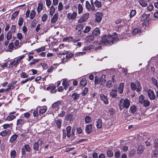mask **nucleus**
<instances>
[{
	"mask_svg": "<svg viewBox=\"0 0 158 158\" xmlns=\"http://www.w3.org/2000/svg\"><path fill=\"white\" fill-rule=\"evenodd\" d=\"M117 34L114 33L113 35H104L102 37L101 44L103 45H111L118 40Z\"/></svg>",
	"mask_w": 158,
	"mask_h": 158,
	"instance_id": "f257e3e1",
	"label": "nucleus"
},
{
	"mask_svg": "<svg viewBox=\"0 0 158 158\" xmlns=\"http://www.w3.org/2000/svg\"><path fill=\"white\" fill-rule=\"evenodd\" d=\"M120 102V103L119 105V108L120 110H122L124 107L128 108L130 106V102L127 99H121Z\"/></svg>",
	"mask_w": 158,
	"mask_h": 158,
	"instance_id": "f03ea898",
	"label": "nucleus"
},
{
	"mask_svg": "<svg viewBox=\"0 0 158 158\" xmlns=\"http://www.w3.org/2000/svg\"><path fill=\"white\" fill-rule=\"evenodd\" d=\"M131 86L132 90H135L137 92L140 91L141 89L140 84L138 81H136L135 83L131 82Z\"/></svg>",
	"mask_w": 158,
	"mask_h": 158,
	"instance_id": "7ed1b4c3",
	"label": "nucleus"
},
{
	"mask_svg": "<svg viewBox=\"0 0 158 158\" xmlns=\"http://www.w3.org/2000/svg\"><path fill=\"white\" fill-rule=\"evenodd\" d=\"M36 12L35 10H32L31 12L28 10H27L26 12L25 15L26 18H29L31 19H33L35 15Z\"/></svg>",
	"mask_w": 158,
	"mask_h": 158,
	"instance_id": "20e7f679",
	"label": "nucleus"
},
{
	"mask_svg": "<svg viewBox=\"0 0 158 158\" xmlns=\"http://www.w3.org/2000/svg\"><path fill=\"white\" fill-rule=\"evenodd\" d=\"M85 7L88 11H95L94 3H93L92 5H91L88 1H86L85 2Z\"/></svg>",
	"mask_w": 158,
	"mask_h": 158,
	"instance_id": "39448f33",
	"label": "nucleus"
},
{
	"mask_svg": "<svg viewBox=\"0 0 158 158\" xmlns=\"http://www.w3.org/2000/svg\"><path fill=\"white\" fill-rule=\"evenodd\" d=\"M77 13L76 12H73L72 13H69L67 15V18L69 20H74L77 16Z\"/></svg>",
	"mask_w": 158,
	"mask_h": 158,
	"instance_id": "423d86ee",
	"label": "nucleus"
},
{
	"mask_svg": "<svg viewBox=\"0 0 158 158\" xmlns=\"http://www.w3.org/2000/svg\"><path fill=\"white\" fill-rule=\"evenodd\" d=\"M148 96L151 100H154L155 98V96L153 91L151 89H148L147 91Z\"/></svg>",
	"mask_w": 158,
	"mask_h": 158,
	"instance_id": "0eeeda50",
	"label": "nucleus"
},
{
	"mask_svg": "<svg viewBox=\"0 0 158 158\" xmlns=\"http://www.w3.org/2000/svg\"><path fill=\"white\" fill-rule=\"evenodd\" d=\"M30 151V148L29 145H26L22 148L21 152L23 155L26 153V152H29Z\"/></svg>",
	"mask_w": 158,
	"mask_h": 158,
	"instance_id": "6e6552de",
	"label": "nucleus"
},
{
	"mask_svg": "<svg viewBox=\"0 0 158 158\" xmlns=\"http://www.w3.org/2000/svg\"><path fill=\"white\" fill-rule=\"evenodd\" d=\"M96 16L95 21L98 23L100 22L102 20V13L100 12H97L96 13Z\"/></svg>",
	"mask_w": 158,
	"mask_h": 158,
	"instance_id": "1a4fd4ad",
	"label": "nucleus"
},
{
	"mask_svg": "<svg viewBox=\"0 0 158 158\" xmlns=\"http://www.w3.org/2000/svg\"><path fill=\"white\" fill-rule=\"evenodd\" d=\"M93 125L91 124H89L86 125L85 127V131L87 134H89L92 131Z\"/></svg>",
	"mask_w": 158,
	"mask_h": 158,
	"instance_id": "9d476101",
	"label": "nucleus"
},
{
	"mask_svg": "<svg viewBox=\"0 0 158 158\" xmlns=\"http://www.w3.org/2000/svg\"><path fill=\"white\" fill-rule=\"evenodd\" d=\"M11 133L10 130L9 129H6L1 131L0 133V135L2 137L9 135Z\"/></svg>",
	"mask_w": 158,
	"mask_h": 158,
	"instance_id": "9b49d317",
	"label": "nucleus"
},
{
	"mask_svg": "<svg viewBox=\"0 0 158 158\" xmlns=\"http://www.w3.org/2000/svg\"><path fill=\"white\" fill-rule=\"evenodd\" d=\"M114 76V75H112L111 77L110 78V79H109V81L106 83V85L109 88L111 87L113 85L112 81H113Z\"/></svg>",
	"mask_w": 158,
	"mask_h": 158,
	"instance_id": "f8f14e48",
	"label": "nucleus"
},
{
	"mask_svg": "<svg viewBox=\"0 0 158 158\" xmlns=\"http://www.w3.org/2000/svg\"><path fill=\"white\" fill-rule=\"evenodd\" d=\"M43 142L42 141L38 140L37 142L35 143L33 145V148L35 151H37L39 148V144H40L42 145L43 143Z\"/></svg>",
	"mask_w": 158,
	"mask_h": 158,
	"instance_id": "ddd939ff",
	"label": "nucleus"
},
{
	"mask_svg": "<svg viewBox=\"0 0 158 158\" xmlns=\"http://www.w3.org/2000/svg\"><path fill=\"white\" fill-rule=\"evenodd\" d=\"M26 122L24 119L20 118L18 119L17 121L16 124L19 127H21Z\"/></svg>",
	"mask_w": 158,
	"mask_h": 158,
	"instance_id": "4468645a",
	"label": "nucleus"
},
{
	"mask_svg": "<svg viewBox=\"0 0 158 158\" xmlns=\"http://www.w3.org/2000/svg\"><path fill=\"white\" fill-rule=\"evenodd\" d=\"M100 33V31L98 27H96L93 31L92 32V35L94 36H97L99 35Z\"/></svg>",
	"mask_w": 158,
	"mask_h": 158,
	"instance_id": "2eb2a0df",
	"label": "nucleus"
},
{
	"mask_svg": "<svg viewBox=\"0 0 158 158\" xmlns=\"http://www.w3.org/2000/svg\"><path fill=\"white\" fill-rule=\"evenodd\" d=\"M100 99L102 100L103 101L105 104L108 103V99L106 96H105L103 94H101L100 95Z\"/></svg>",
	"mask_w": 158,
	"mask_h": 158,
	"instance_id": "dca6fc26",
	"label": "nucleus"
},
{
	"mask_svg": "<svg viewBox=\"0 0 158 158\" xmlns=\"http://www.w3.org/2000/svg\"><path fill=\"white\" fill-rule=\"evenodd\" d=\"M62 102L61 101H58L54 103L52 107L53 109L55 108L56 110V108L57 110H58V106H60Z\"/></svg>",
	"mask_w": 158,
	"mask_h": 158,
	"instance_id": "f3484780",
	"label": "nucleus"
},
{
	"mask_svg": "<svg viewBox=\"0 0 158 158\" xmlns=\"http://www.w3.org/2000/svg\"><path fill=\"white\" fill-rule=\"evenodd\" d=\"M96 126L98 129L102 128V122L101 119H98L96 121Z\"/></svg>",
	"mask_w": 158,
	"mask_h": 158,
	"instance_id": "a211bd4d",
	"label": "nucleus"
},
{
	"mask_svg": "<svg viewBox=\"0 0 158 158\" xmlns=\"http://www.w3.org/2000/svg\"><path fill=\"white\" fill-rule=\"evenodd\" d=\"M99 79L100 81V85H104L105 82H106V80H105V75L104 74H102L100 77Z\"/></svg>",
	"mask_w": 158,
	"mask_h": 158,
	"instance_id": "6ab92c4d",
	"label": "nucleus"
},
{
	"mask_svg": "<svg viewBox=\"0 0 158 158\" xmlns=\"http://www.w3.org/2000/svg\"><path fill=\"white\" fill-rule=\"evenodd\" d=\"M58 15L57 13L55 14L53 16V17L51 19V22L54 23H56L58 20Z\"/></svg>",
	"mask_w": 158,
	"mask_h": 158,
	"instance_id": "aec40b11",
	"label": "nucleus"
},
{
	"mask_svg": "<svg viewBox=\"0 0 158 158\" xmlns=\"http://www.w3.org/2000/svg\"><path fill=\"white\" fill-rule=\"evenodd\" d=\"M94 36L93 35H89L87 36L85 38V40L88 42L93 41L94 39Z\"/></svg>",
	"mask_w": 158,
	"mask_h": 158,
	"instance_id": "412c9836",
	"label": "nucleus"
},
{
	"mask_svg": "<svg viewBox=\"0 0 158 158\" xmlns=\"http://www.w3.org/2000/svg\"><path fill=\"white\" fill-rule=\"evenodd\" d=\"M65 118L66 120L71 121L73 119V115L71 114H68L65 115Z\"/></svg>",
	"mask_w": 158,
	"mask_h": 158,
	"instance_id": "4be33fe9",
	"label": "nucleus"
},
{
	"mask_svg": "<svg viewBox=\"0 0 158 158\" xmlns=\"http://www.w3.org/2000/svg\"><path fill=\"white\" fill-rule=\"evenodd\" d=\"M117 94V90L115 89H113L110 93V95L113 98L116 97Z\"/></svg>",
	"mask_w": 158,
	"mask_h": 158,
	"instance_id": "5701e85b",
	"label": "nucleus"
},
{
	"mask_svg": "<svg viewBox=\"0 0 158 158\" xmlns=\"http://www.w3.org/2000/svg\"><path fill=\"white\" fill-rule=\"evenodd\" d=\"M19 64L18 63L16 60H15L10 62L9 66V67L10 68H12L13 66L16 67Z\"/></svg>",
	"mask_w": 158,
	"mask_h": 158,
	"instance_id": "b1692460",
	"label": "nucleus"
},
{
	"mask_svg": "<svg viewBox=\"0 0 158 158\" xmlns=\"http://www.w3.org/2000/svg\"><path fill=\"white\" fill-rule=\"evenodd\" d=\"M138 2L139 4L142 7H145L148 5L146 1L145 0H139Z\"/></svg>",
	"mask_w": 158,
	"mask_h": 158,
	"instance_id": "393cba45",
	"label": "nucleus"
},
{
	"mask_svg": "<svg viewBox=\"0 0 158 158\" xmlns=\"http://www.w3.org/2000/svg\"><path fill=\"white\" fill-rule=\"evenodd\" d=\"M43 4L41 3H38L37 8V11L39 14L40 12L41 11L43 8Z\"/></svg>",
	"mask_w": 158,
	"mask_h": 158,
	"instance_id": "a878e982",
	"label": "nucleus"
},
{
	"mask_svg": "<svg viewBox=\"0 0 158 158\" xmlns=\"http://www.w3.org/2000/svg\"><path fill=\"white\" fill-rule=\"evenodd\" d=\"M124 88V84L121 83L120 84L118 88V92L120 94H122L123 92Z\"/></svg>",
	"mask_w": 158,
	"mask_h": 158,
	"instance_id": "bb28decb",
	"label": "nucleus"
},
{
	"mask_svg": "<svg viewBox=\"0 0 158 158\" xmlns=\"http://www.w3.org/2000/svg\"><path fill=\"white\" fill-rule=\"evenodd\" d=\"M144 147L141 145H140L137 149V153L139 154H141L142 153L144 150Z\"/></svg>",
	"mask_w": 158,
	"mask_h": 158,
	"instance_id": "cd10ccee",
	"label": "nucleus"
},
{
	"mask_svg": "<svg viewBox=\"0 0 158 158\" xmlns=\"http://www.w3.org/2000/svg\"><path fill=\"white\" fill-rule=\"evenodd\" d=\"M80 95V94H77V93H74L72 94V97L74 100H76L79 98Z\"/></svg>",
	"mask_w": 158,
	"mask_h": 158,
	"instance_id": "c85d7f7f",
	"label": "nucleus"
},
{
	"mask_svg": "<svg viewBox=\"0 0 158 158\" xmlns=\"http://www.w3.org/2000/svg\"><path fill=\"white\" fill-rule=\"evenodd\" d=\"M8 88L5 89V92H7L10 91L11 89H13L15 88V85H13L11 83L7 85Z\"/></svg>",
	"mask_w": 158,
	"mask_h": 158,
	"instance_id": "c756f323",
	"label": "nucleus"
},
{
	"mask_svg": "<svg viewBox=\"0 0 158 158\" xmlns=\"http://www.w3.org/2000/svg\"><path fill=\"white\" fill-rule=\"evenodd\" d=\"M137 107L135 105H133L131 106L129 110V112L134 113L136 111Z\"/></svg>",
	"mask_w": 158,
	"mask_h": 158,
	"instance_id": "7c9ffc66",
	"label": "nucleus"
},
{
	"mask_svg": "<svg viewBox=\"0 0 158 158\" xmlns=\"http://www.w3.org/2000/svg\"><path fill=\"white\" fill-rule=\"evenodd\" d=\"M71 129V128L70 126H67L66 128L67 136L69 138L71 135L70 133Z\"/></svg>",
	"mask_w": 158,
	"mask_h": 158,
	"instance_id": "2f4dec72",
	"label": "nucleus"
},
{
	"mask_svg": "<svg viewBox=\"0 0 158 158\" xmlns=\"http://www.w3.org/2000/svg\"><path fill=\"white\" fill-rule=\"evenodd\" d=\"M18 137V135L16 134H14L12 136L10 139V142L11 143H12L14 142L16 140L17 137Z\"/></svg>",
	"mask_w": 158,
	"mask_h": 158,
	"instance_id": "473e14b6",
	"label": "nucleus"
},
{
	"mask_svg": "<svg viewBox=\"0 0 158 158\" xmlns=\"http://www.w3.org/2000/svg\"><path fill=\"white\" fill-rule=\"evenodd\" d=\"M141 30L139 28H135L133 31V33L134 35H140L141 33Z\"/></svg>",
	"mask_w": 158,
	"mask_h": 158,
	"instance_id": "72a5a7b5",
	"label": "nucleus"
},
{
	"mask_svg": "<svg viewBox=\"0 0 158 158\" xmlns=\"http://www.w3.org/2000/svg\"><path fill=\"white\" fill-rule=\"evenodd\" d=\"M80 84L81 85L85 86L87 84V81L85 78H82L80 81Z\"/></svg>",
	"mask_w": 158,
	"mask_h": 158,
	"instance_id": "f704fd0d",
	"label": "nucleus"
},
{
	"mask_svg": "<svg viewBox=\"0 0 158 158\" xmlns=\"http://www.w3.org/2000/svg\"><path fill=\"white\" fill-rule=\"evenodd\" d=\"M55 9L53 5H52L50 9V15L51 16H52L55 12Z\"/></svg>",
	"mask_w": 158,
	"mask_h": 158,
	"instance_id": "c9c22d12",
	"label": "nucleus"
},
{
	"mask_svg": "<svg viewBox=\"0 0 158 158\" xmlns=\"http://www.w3.org/2000/svg\"><path fill=\"white\" fill-rule=\"evenodd\" d=\"M78 13L79 14H81L83 10V7L81 4H79L78 5Z\"/></svg>",
	"mask_w": 158,
	"mask_h": 158,
	"instance_id": "e433bc0d",
	"label": "nucleus"
},
{
	"mask_svg": "<svg viewBox=\"0 0 158 158\" xmlns=\"http://www.w3.org/2000/svg\"><path fill=\"white\" fill-rule=\"evenodd\" d=\"M94 4L96 7L98 8L101 7L102 6L101 2L97 0L95 1L94 2Z\"/></svg>",
	"mask_w": 158,
	"mask_h": 158,
	"instance_id": "4c0bfd02",
	"label": "nucleus"
},
{
	"mask_svg": "<svg viewBox=\"0 0 158 158\" xmlns=\"http://www.w3.org/2000/svg\"><path fill=\"white\" fill-rule=\"evenodd\" d=\"M16 118V116L14 115H10L8 116L6 118V120L8 121H12Z\"/></svg>",
	"mask_w": 158,
	"mask_h": 158,
	"instance_id": "58836bf2",
	"label": "nucleus"
},
{
	"mask_svg": "<svg viewBox=\"0 0 158 158\" xmlns=\"http://www.w3.org/2000/svg\"><path fill=\"white\" fill-rule=\"evenodd\" d=\"M48 15L46 14H43L41 17L42 21L43 22H44L47 20L48 18Z\"/></svg>",
	"mask_w": 158,
	"mask_h": 158,
	"instance_id": "ea45409f",
	"label": "nucleus"
},
{
	"mask_svg": "<svg viewBox=\"0 0 158 158\" xmlns=\"http://www.w3.org/2000/svg\"><path fill=\"white\" fill-rule=\"evenodd\" d=\"M11 158H15L16 156V152L15 150H13L10 152Z\"/></svg>",
	"mask_w": 158,
	"mask_h": 158,
	"instance_id": "a19ab883",
	"label": "nucleus"
},
{
	"mask_svg": "<svg viewBox=\"0 0 158 158\" xmlns=\"http://www.w3.org/2000/svg\"><path fill=\"white\" fill-rule=\"evenodd\" d=\"M45 46H43L40 48H39L35 50V51H36L38 53H39L45 50Z\"/></svg>",
	"mask_w": 158,
	"mask_h": 158,
	"instance_id": "79ce46f5",
	"label": "nucleus"
},
{
	"mask_svg": "<svg viewBox=\"0 0 158 158\" xmlns=\"http://www.w3.org/2000/svg\"><path fill=\"white\" fill-rule=\"evenodd\" d=\"M12 32L10 31H9L6 35V38L7 40H10L12 37Z\"/></svg>",
	"mask_w": 158,
	"mask_h": 158,
	"instance_id": "37998d69",
	"label": "nucleus"
},
{
	"mask_svg": "<svg viewBox=\"0 0 158 158\" xmlns=\"http://www.w3.org/2000/svg\"><path fill=\"white\" fill-rule=\"evenodd\" d=\"M40 60V59H33L32 61L29 64V65H34L35 64L37 63Z\"/></svg>",
	"mask_w": 158,
	"mask_h": 158,
	"instance_id": "c03bdc74",
	"label": "nucleus"
},
{
	"mask_svg": "<svg viewBox=\"0 0 158 158\" xmlns=\"http://www.w3.org/2000/svg\"><path fill=\"white\" fill-rule=\"evenodd\" d=\"M149 16V14H143L142 16L141 17V20L142 21H143L148 18Z\"/></svg>",
	"mask_w": 158,
	"mask_h": 158,
	"instance_id": "a18cd8bd",
	"label": "nucleus"
},
{
	"mask_svg": "<svg viewBox=\"0 0 158 158\" xmlns=\"http://www.w3.org/2000/svg\"><path fill=\"white\" fill-rule=\"evenodd\" d=\"M83 24H78L76 26L75 29L76 30L79 31L83 28Z\"/></svg>",
	"mask_w": 158,
	"mask_h": 158,
	"instance_id": "49530a36",
	"label": "nucleus"
},
{
	"mask_svg": "<svg viewBox=\"0 0 158 158\" xmlns=\"http://www.w3.org/2000/svg\"><path fill=\"white\" fill-rule=\"evenodd\" d=\"M56 87L55 86H49L47 87V89L48 90H49L51 93H53L54 90L55 89Z\"/></svg>",
	"mask_w": 158,
	"mask_h": 158,
	"instance_id": "de8ad7c7",
	"label": "nucleus"
},
{
	"mask_svg": "<svg viewBox=\"0 0 158 158\" xmlns=\"http://www.w3.org/2000/svg\"><path fill=\"white\" fill-rule=\"evenodd\" d=\"M62 123V120L61 119L58 120L56 121V126L58 128H60L61 127Z\"/></svg>",
	"mask_w": 158,
	"mask_h": 158,
	"instance_id": "09e8293b",
	"label": "nucleus"
},
{
	"mask_svg": "<svg viewBox=\"0 0 158 158\" xmlns=\"http://www.w3.org/2000/svg\"><path fill=\"white\" fill-rule=\"evenodd\" d=\"M47 110V108L46 107L41 108L39 110V113L40 114H43L45 113Z\"/></svg>",
	"mask_w": 158,
	"mask_h": 158,
	"instance_id": "8fccbe9b",
	"label": "nucleus"
},
{
	"mask_svg": "<svg viewBox=\"0 0 158 158\" xmlns=\"http://www.w3.org/2000/svg\"><path fill=\"white\" fill-rule=\"evenodd\" d=\"M144 96L143 95H141L139 96V101L140 103L142 104L143 102L145 100H144Z\"/></svg>",
	"mask_w": 158,
	"mask_h": 158,
	"instance_id": "3c124183",
	"label": "nucleus"
},
{
	"mask_svg": "<svg viewBox=\"0 0 158 158\" xmlns=\"http://www.w3.org/2000/svg\"><path fill=\"white\" fill-rule=\"evenodd\" d=\"M152 81L154 84L156 85L157 89H158V83L157 80L154 77H152Z\"/></svg>",
	"mask_w": 158,
	"mask_h": 158,
	"instance_id": "603ef678",
	"label": "nucleus"
},
{
	"mask_svg": "<svg viewBox=\"0 0 158 158\" xmlns=\"http://www.w3.org/2000/svg\"><path fill=\"white\" fill-rule=\"evenodd\" d=\"M94 46L93 45H89L88 46L85 47L83 49V50L87 51L90 50L93 48Z\"/></svg>",
	"mask_w": 158,
	"mask_h": 158,
	"instance_id": "864d4df0",
	"label": "nucleus"
},
{
	"mask_svg": "<svg viewBox=\"0 0 158 158\" xmlns=\"http://www.w3.org/2000/svg\"><path fill=\"white\" fill-rule=\"evenodd\" d=\"M92 120L90 117L86 116L85 118V122L86 123H89L91 122Z\"/></svg>",
	"mask_w": 158,
	"mask_h": 158,
	"instance_id": "5fc2aeb1",
	"label": "nucleus"
},
{
	"mask_svg": "<svg viewBox=\"0 0 158 158\" xmlns=\"http://www.w3.org/2000/svg\"><path fill=\"white\" fill-rule=\"evenodd\" d=\"M63 6L62 3L61 2H60L59 3L58 6V10L60 12L61 10H63Z\"/></svg>",
	"mask_w": 158,
	"mask_h": 158,
	"instance_id": "6e6d98bb",
	"label": "nucleus"
},
{
	"mask_svg": "<svg viewBox=\"0 0 158 158\" xmlns=\"http://www.w3.org/2000/svg\"><path fill=\"white\" fill-rule=\"evenodd\" d=\"M136 14V11L135 10H132L130 13V18L133 17Z\"/></svg>",
	"mask_w": 158,
	"mask_h": 158,
	"instance_id": "4d7b16f0",
	"label": "nucleus"
},
{
	"mask_svg": "<svg viewBox=\"0 0 158 158\" xmlns=\"http://www.w3.org/2000/svg\"><path fill=\"white\" fill-rule=\"evenodd\" d=\"M89 15V13L87 12L83 15L82 17H83L85 20H86L88 18Z\"/></svg>",
	"mask_w": 158,
	"mask_h": 158,
	"instance_id": "13d9d810",
	"label": "nucleus"
},
{
	"mask_svg": "<svg viewBox=\"0 0 158 158\" xmlns=\"http://www.w3.org/2000/svg\"><path fill=\"white\" fill-rule=\"evenodd\" d=\"M14 48L13 46V44L12 43H10L8 45V48L9 49V51L11 52L13 50V48Z\"/></svg>",
	"mask_w": 158,
	"mask_h": 158,
	"instance_id": "bf43d9fd",
	"label": "nucleus"
},
{
	"mask_svg": "<svg viewBox=\"0 0 158 158\" xmlns=\"http://www.w3.org/2000/svg\"><path fill=\"white\" fill-rule=\"evenodd\" d=\"M91 29L90 27L87 26L85 27V29L83 31V32L85 33H87L89 32Z\"/></svg>",
	"mask_w": 158,
	"mask_h": 158,
	"instance_id": "052dcab7",
	"label": "nucleus"
},
{
	"mask_svg": "<svg viewBox=\"0 0 158 158\" xmlns=\"http://www.w3.org/2000/svg\"><path fill=\"white\" fill-rule=\"evenodd\" d=\"M143 103V105L145 107H146L149 106L150 103L148 100H145L144 101Z\"/></svg>",
	"mask_w": 158,
	"mask_h": 158,
	"instance_id": "680f3d73",
	"label": "nucleus"
},
{
	"mask_svg": "<svg viewBox=\"0 0 158 158\" xmlns=\"http://www.w3.org/2000/svg\"><path fill=\"white\" fill-rule=\"evenodd\" d=\"M25 57V56L24 55H21L19 56L18 59H17L16 61L18 62V63L19 64L20 62L21 61V60L23 59L24 57Z\"/></svg>",
	"mask_w": 158,
	"mask_h": 158,
	"instance_id": "e2e57ef3",
	"label": "nucleus"
},
{
	"mask_svg": "<svg viewBox=\"0 0 158 158\" xmlns=\"http://www.w3.org/2000/svg\"><path fill=\"white\" fill-rule=\"evenodd\" d=\"M85 52H79L75 53V55L76 56H78L85 55Z\"/></svg>",
	"mask_w": 158,
	"mask_h": 158,
	"instance_id": "0e129e2a",
	"label": "nucleus"
},
{
	"mask_svg": "<svg viewBox=\"0 0 158 158\" xmlns=\"http://www.w3.org/2000/svg\"><path fill=\"white\" fill-rule=\"evenodd\" d=\"M19 12H18V11L15 12L11 15V19L12 20L15 19L17 16Z\"/></svg>",
	"mask_w": 158,
	"mask_h": 158,
	"instance_id": "69168bd1",
	"label": "nucleus"
},
{
	"mask_svg": "<svg viewBox=\"0 0 158 158\" xmlns=\"http://www.w3.org/2000/svg\"><path fill=\"white\" fill-rule=\"evenodd\" d=\"M28 75L25 72H22L20 74V77L21 78H24L28 77Z\"/></svg>",
	"mask_w": 158,
	"mask_h": 158,
	"instance_id": "338daca9",
	"label": "nucleus"
},
{
	"mask_svg": "<svg viewBox=\"0 0 158 158\" xmlns=\"http://www.w3.org/2000/svg\"><path fill=\"white\" fill-rule=\"evenodd\" d=\"M154 147L155 148H157V145H158V139L157 138H156L154 141Z\"/></svg>",
	"mask_w": 158,
	"mask_h": 158,
	"instance_id": "774afa93",
	"label": "nucleus"
}]
</instances>
